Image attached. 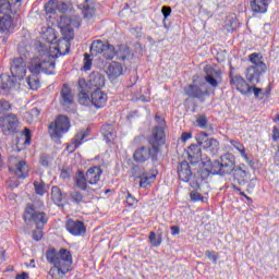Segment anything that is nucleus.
<instances>
[{"mask_svg": "<svg viewBox=\"0 0 279 279\" xmlns=\"http://www.w3.org/2000/svg\"><path fill=\"white\" fill-rule=\"evenodd\" d=\"M150 241V245L153 247H160V244L162 243V235L159 234L158 236L156 235V232L151 231L148 236Z\"/></svg>", "mask_w": 279, "mask_h": 279, "instance_id": "79ce46f5", "label": "nucleus"}, {"mask_svg": "<svg viewBox=\"0 0 279 279\" xmlns=\"http://www.w3.org/2000/svg\"><path fill=\"white\" fill-rule=\"evenodd\" d=\"M19 78L9 74L0 75V90H2L3 95H10L14 88H16V84H19Z\"/></svg>", "mask_w": 279, "mask_h": 279, "instance_id": "a211bd4d", "label": "nucleus"}, {"mask_svg": "<svg viewBox=\"0 0 279 279\" xmlns=\"http://www.w3.org/2000/svg\"><path fill=\"white\" fill-rule=\"evenodd\" d=\"M161 13L163 15V22L171 16V7H162L161 8Z\"/></svg>", "mask_w": 279, "mask_h": 279, "instance_id": "6e6d98bb", "label": "nucleus"}, {"mask_svg": "<svg viewBox=\"0 0 279 279\" xmlns=\"http://www.w3.org/2000/svg\"><path fill=\"white\" fill-rule=\"evenodd\" d=\"M101 173H104V170H101V167L99 166L90 167L87 169L86 173L78 170L75 179V186L83 190H87L88 184L95 186V184L101 180Z\"/></svg>", "mask_w": 279, "mask_h": 279, "instance_id": "423d86ee", "label": "nucleus"}, {"mask_svg": "<svg viewBox=\"0 0 279 279\" xmlns=\"http://www.w3.org/2000/svg\"><path fill=\"white\" fill-rule=\"evenodd\" d=\"M251 93L254 94L255 99H265V93H263V88L256 87V85L252 86Z\"/></svg>", "mask_w": 279, "mask_h": 279, "instance_id": "49530a36", "label": "nucleus"}, {"mask_svg": "<svg viewBox=\"0 0 279 279\" xmlns=\"http://www.w3.org/2000/svg\"><path fill=\"white\" fill-rule=\"evenodd\" d=\"M49 158H50V156L48 154H43L39 158L40 166L49 167Z\"/></svg>", "mask_w": 279, "mask_h": 279, "instance_id": "864d4df0", "label": "nucleus"}, {"mask_svg": "<svg viewBox=\"0 0 279 279\" xmlns=\"http://www.w3.org/2000/svg\"><path fill=\"white\" fill-rule=\"evenodd\" d=\"M137 203H138V201L136 199V197H134V195H132V193L128 192L126 205L129 206V208H134V206H136Z\"/></svg>", "mask_w": 279, "mask_h": 279, "instance_id": "8fccbe9b", "label": "nucleus"}, {"mask_svg": "<svg viewBox=\"0 0 279 279\" xmlns=\"http://www.w3.org/2000/svg\"><path fill=\"white\" fill-rule=\"evenodd\" d=\"M50 197L56 206H58L59 208H64L63 202L66 198V193H63V191L60 190L58 185H53L51 187Z\"/></svg>", "mask_w": 279, "mask_h": 279, "instance_id": "393cba45", "label": "nucleus"}, {"mask_svg": "<svg viewBox=\"0 0 279 279\" xmlns=\"http://www.w3.org/2000/svg\"><path fill=\"white\" fill-rule=\"evenodd\" d=\"M26 82L31 90H38L40 88V80H38L37 75L28 76Z\"/></svg>", "mask_w": 279, "mask_h": 279, "instance_id": "a19ab883", "label": "nucleus"}, {"mask_svg": "<svg viewBox=\"0 0 279 279\" xmlns=\"http://www.w3.org/2000/svg\"><path fill=\"white\" fill-rule=\"evenodd\" d=\"M89 134H90V129L78 132L73 142L74 149H77V147L82 145V142L84 141V138L88 137Z\"/></svg>", "mask_w": 279, "mask_h": 279, "instance_id": "58836bf2", "label": "nucleus"}, {"mask_svg": "<svg viewBox=\"0 0 279 279\" xmlns=\"http://www.w3.org/2000/svg\"><path fill=\"white\" fill-rule=\"evenodd\" d=\"M100 132L104 135L107 143H111L112 141H114L117 136L114 134V126H112L111 124H104L100 129Z\"/></svg>", "mask_w": 279, "mask_h": 279, "instance_id": "2f4dec72", "label": "nucleus"}, {"mask_svg": "<svg viewBox=\"0 0 279 279\" xmlns=\"http://www.w3.org/2000/svg\"><path fill=\"white\" fill-rule=\"evenodd\" d=\"M248 60L253 65L246 69V80L252 86L260 84V76L267 73V64L263 61V54L253 52L248 56Z\"/></svg>", "mask_w": 279, "mask_h": 279, "instance_id": "20e7f679", "label": "nucleus"}, {"mask_svg": "<svg viewBox=\"0 0 279 279\" xmlns=\"http://www.w3.org/2000/svg\"><path fill=\"white\" fill-rule=\"evenodd\" d=\"M233 191H238V193H240L241 197H245V199H247L248 202L252 201V198L250 196H247V194H245V192H242L241 189L236 185H232Z\"/></svg>", "mask_w": 279, "mask_h": 279, "instance_id": "bf43d9fd", "label": "nucleus"}, {"mask_svg": "<svg viewBox=\"0 0 279 279\" xmlns=\"http://www.w3.org/2000/svg\"><path fill=\"white\" fill-rule=\"evenodd\" d=\"M106 44L107 41L104 43L101 39L93 41L89 48L90 56H99V53H104Z\"/></svg>", "mask_w": 279, "mask_h": 279, "instance_id": "c9c22d12", "label": "nucleus"}, {"mask_svg": "<svg viewBox=\"0 0 279 279\" xmlns=\"http://www.w3.org/2000/svg\"><path fill=\"white\" fill-rule=\"evenodd\" d=\"M196 125L202 130H206L208 128V118H206V114L197 116Z\"/></svg>", "mask_w": 279, "mask_h": 279, "instance_id": "a18cd8bd", "label": "nucleus"}, {"mask_svg": "<svg viewBox=\"0 0 279 279\" xmlns=\"http://www.w3.org/2000/svg\"><path fill=\"white\" fill-rule=\"evenodd\" d=\"M90 93H93V90L88 89V85H86V80L80 78L78 80V104L81 106H86L87 108H90L92 106Z\"/></svg>", "mask_w": 279, "mask_h": 279, "instance_id": "dca6fc26", "label": "nucleus"}, {"mask_svg": "<svg viewBox=\"0 0 279 279\" xmlns=\"http://www.w3.org/2000/svg\"><path fill=\"white\" fill-rule=\"evenodd\" d=\"M242 158H244L245 162H247V165L251 167V169H254L255 162H254V160L250 159L247 154L244 157H242Z\"/></svg>", "mask_w": 279, "mask_h": 279, "instance_id": "338daca9", "label": "nucleus"}, {"mask_svg": "<svg viewBox=\"0 0 279 279\" xmlns=\"http://www.w3.org/2000/svg\"><path fill=\"white\" fill-rule=\"evenodd\" d=\"M270 0H252L251 9L255 14H266Z\"/></svg>", "mask_w": 279, "mask_h": 279, "instance_id": "bb28decb", "label": "nucleus"}, {"mask_svg": "<svg viewBox=\"0 0 279 279\" xmlns=\"http://www.w3.org/2000/svg\"><path fill=\"white\" fill-rule=\"evenodd\" d=\"M196 141L202 145L205 151H209L213 156L219 151V141L214 137L208 138V133L204 131L197 134Z\"/></svg>", "mask_w": 279, "mask_h": 279, "instance_id": "f8f14e48", "label": "nucleus"}, {"mask_svg": "<svg viewBox=\"0 0 279 279\" xmlns=\"http://www.w3.org/2000/svg\"><path fill=\"white\" fill-rule=\"evenodd\" d=\"M88 90H101L106 86V76L101 72H92L86 81Z\"/></svg>", "mask_w": 279, "mask_h": 279, "instance_id": "2eb2a0df", "label": "nucleus"}, {"mask_svg": "<svg viewBox=\"0 0 279 279\" xmlns=\"http://www.w3.org/2000/svg\"><path fill=\"white\" fill-rule=\"evenodd\" d=\"M206 256H207V258H209V260H213V263H215V265H216L218 257H217V255H215L214 252L207 251Z\"/></svg>", "mask_w": 279, "mask_h": 279, "instance_id": "680f3d73", "label": "nucleus"}, {"mask_svg": "<svg viewBox=\"0 0 279 279\" xmlns=\"http://www.w3.org/2000/svg\"><path fill=\"white\" fill-rule=\"evenodd\" d=\"M242 158H244L245 162H247V165L251 167V169H254L255 162H254V160L250 159L247 154L244 157H242Z\"/></svg>", "mask_w": 279, "mask_h": 279, "instance_id": "69168bd1", "label": "nucleus"}, {"mask_svg": "<svg viewBox=\"0 0 279 279\" xmlns=\"http://www.w3.org/2000/svg\"><path fill=\"white\" fill-rule=\"evenodd\" d=\"M15 279H29V274L22 272L21 275H17Z\"/></svg>", "mask_w": 279, "mask_h": 279, "instance_id": "774afa93", "label": "nucleus"}, {"mask_svg": "<svg viewBox=\"0 0 279 279\" xmlns=\"http://www.w3.org/2000/svg\"><path fill=\"white\" fill-rule=\"evenodd\" d=\"M230 145H232V147H234V149L238 151H241L245 147L243 144H241V142H236L234 140H230Z\"/></svg>", "mask_w": 279, "mask_h": 279, "instance_id": "13d9d810", "label": "nucleus"}, {"mask_svg": "<svg viewBox=\"0 0 279 279\" xmlns=\"http://www.w3.org/2000/svg\"><path fill=\"white\" fill-rule=\"evenodd\" d=\"M60 29H61V34H62L64 40H66L65 51H66V53H69V51L71 50V48H69V43H70V40H73L75 38V33L73 32V26H64Z\"/></svg>", "mask_w": 279, "mask_h": 279, "instance_id": "473e14b6", "label": "nucleus"}, {"mask_svg": "<svg viewBox=\"0 0 279 279\" xmlns=\"http://www.w3.org/2000/svg\"><path fill=\"white\" fill-rule=\"evenodd\" d=\"M44 8L47 14H56V11L58 10V0H49Z\"/></svg>", "mask_w": 279, "mask_h": 279, "instance_id": "37998d69", "label": "nucleus"}, {"mask_svg": "<svg viewBox=\"0 0 279 279\" xmlns=\"http://www.w3.org/2000/svg\"><path fill=\"white\" fill-rule=\"evenodd\" d=\"M108 102V94H106L101 89H94L92 90V106L94 108H104Z\"/></svg>", "mask_w": 279, "mask_h": 279, "instance_id": "4be33fe9", "label": "nucleus"}, {"mask_svg": "<svg viewBox=\"0 0 279 279\" xmlns=\"http://www.w3.org/2000/svg\"><path fill=\"white\" fill-rule=\"evenodd\" d=\"M12 109V105H10V101L5 99H0V114H3V112H8Z\"/></svg>", "mask_w": 279, "mask_h": 279, "instance_id": "de8ad7c7", "label": "nucleus"}, {"mask_svg": "<svg viewBox=\"0 0 279 279\" xmlns=\"http://www.w3.org/2000/svg\"><path fill=\"white\" fill-rule=\"evenodd\" d=\"M170 230H171L172 236H178V234H180V227L178 226H171Z\"/></svg>", "mask_w": 279, "mask_h": 279, "instance_id": "0e129e2a", "label": "nucleus"}, {"mask_svg": "<svg viewBox=\"0 0 279 279\" xmlns=\"http://www.w3.org/2000/svg\"><path fill=\"white\" fill-rule=\"evenodd\" d=\"M59 104L64 110H69V108L75 104L73 89H71L68 84H63L61 87Z\"/></svg>", "mask_w": 279, "mask_h": 279, "instance_id": "4468645a", "label": "nucleus"}, {"mask_svg": "<svg viewBox=\"0 0 279 279\" xmlns=\"http://www.w3.org/2000/svg\"><path fill=\"white\" fill-rule=\"evenodd\" d=\"M83 14L85 19H93L95 16V8L88 5V0H85Z\"/></svg>", "mask_w": 279, "mask_h": 279, "instance_id": "c03bdc74", "label": "nucleus"}, {"mask_svg": "<svg viewBox=\"0 0 279 279\" xmlns=\"http://www.w3.org/2000/svg\"><path fill=\"white\" fill-rule=\"evenodd\" d=\"M130 47L128 46H119L118 49H116V58L117 60H121L122 62H125V60H130Z\"/></svg>", "mask_w": 279, "mask_h": 279, "instance_id": "72a5a7b5", "label": "nucleus"}, {"mask_svg": "<svg viewBox=\"0 0 279 279\" xmlns=\"http://www.w3.org/2000/svg\"><path fill=\"white\" fill-rule=\"evenodd\" d=\"M56 58L58 53H51L50 51L33 58L28 63V71L32 75H56Z\"/></svg>", "mask_w": 279, "mask_h": 279, "instance_id": "7ed1b4c3", "label": "nucleus"}, {"mask_svg": "<svg viewBox=\"0 0 279 279\" xmlns=\"http://www.w3.org/2000/svg\"><path fill=\"white\" fill-rule=\"evenodd\" d=\"M69 128H71V121H69V117L59 116L54 122L49 124L51 138H62V134L69 132Z\"/></svg>", "mask_w": 279, "mask_h": 279, "instance_id": "6e6552de", "label": "nucleus"}, {"mask_svg": "<svg viewBox=\"0 0 279 279\" xmlns=\"http://www.w3.org/2000/svg\"><path fill=\"white\" fill-rule=\"evenodd\" d=\"M10 71L11 74L17 78V80H24L25 75H27V61H25L24 57H15L13 60L10 62Z\"/></svg>", "mask_w": 279, "mask_h": 279, "instance_id": "9d476101", "label": "nucleus"}, {"mask_svg": "<svg viewBox=\"0 0 279 279\" xmlns=\"http://www.w3.org/2000/svg\"><path fill=\"white\" fill-rule=\"evenodd\" d=\"M193 168H191V165L189 163V161L183 160L179 163L178 166V175L179 179L182 182H191V180L193 179V175L195 172H193Z\"/></svg>", "mask_w": 279, "mask_h": 279, "instance_id": "412c9836", "label": "nucleus"}, {"mask_svg": "<svg viewBox=\"0 0 279 279\" xmlns=\"http://www.w3.org/2000/svg\"><path fill=\"white\" fill-rule=\"evenodd\" d=\"M230 84L231 86H235L241 95H250L252 93V86L241 75L230 76Z\"/></svg>", "mask_w": 279, "mask_h": 279, "instance_id": "6ab92c4d", "label": "nucleus"}, {"mask_svg": "<svg viewBox=\"0 0 279 279\" xmlns=\"http://www.w3.org/2000/svg\"><path fill=\"white\" fill-rule=\"evenodd\" d=\"M190 197L191 202H202V199H204V196H202V194H199L197 191H192L190 193Z\"/></svg>", "mask_w": 279, "mask_h": 279, "instance_id": "603ef678", "label": "nucleus"}, {"mask_svg": "<svg viewBox=\"0 0 279 279\" xmlns=\"http://www.w3.org/2000/svg\"><path fill=\"white\" fill-rule=\"evenodd\" d=\"M68 199L71 202V204H74V206H82V204H86L84 194L77 190L69 192Z\"/></svg>", "mask_w": 279, "mask_h": 279, "instance_id": "c756f323", "label": "nucleus"}, {"mask_svg": "<svg viewBox=\"0 0 279 279\" xmlns=\"http://www.w3.org/2000/svg\"><path fill=\"white\" fill-rule=\"evenodd\" d=\"M213 175H220L226 178L236 169V158L234 155L227 153L220 156V160L211 162Z\"/></svg>", "mask_w": 279, "mask_h": 279, "instance_id": "39448f33", "label": "nucleus"}, {"mask_svg": "<svg viewBox=\"0 0 279 279\" xmlns=\"http://www.w3.org/2000/svg\"><path fill=\"white\" fill-rule=\"evenodd\" d=\"M0 130L5 136L16 134L19 130V116L9 113L0 117Z\"/></svg>", "mask_w": 279, "mask_h": 279, "instance_id": "1a4fd4ad", "label": "nucleus"}, {"mask_svg": "<svg viewBox=\"0 0 279 279\" xmlns=\"http://www.w3.org/2000/svg\"><path fill=\"white\" fill-rule=\"evenodd\" d=\"M187 158L192 166L197 165L202 160V145H190V147L187 148Z\"/></svg>", "mask_w": 279, "mask_h": 279, "instance_id": "5701e85b", "label": "nucleus"}, {"mask_svg": "<svg viewBox=\"0 0 279 279\" xmlns=\"http://www.w3.org/2000/svg\"><path fill=\"white\" fill-rule=\"evenodd\" d=\"M167 136L165 135V128L155 126L151 135L148 137L150 147L142 146L133 153L134 162L143 165L151 158L153 162L158 160V154L160 153V146L165 145Z\"/></svg>", "mask_w": 279, "mask_h": 279, "instance_id": "f257e3e1", "label": "nucleus"}, {"mask_svg": "<svg viewBox=\"0 0 279 279\" xmlns=\"http://www.w3.org/2000/svg\"><path fill=\"white\" fill-rule=\"evenodd\" d=\"M0 14L11 15L16 14V11L12 10V4L9 0H0Z\"/></svg>", "mask_w": 279, "mask_h": 279, "instance_id": "e433bc0d", "label": "nucleus"}, {"mask_svg": "<svg viewBox=\"0 0 279 279\" xmlns=\"http://www.w3.org/2000/svg\"><path fill=\"white\" fill-rule=\"evenodd\" d=\"M80 16L77 15H72V16H66L63 15L60 17L59 21V27H80Z\"/></svg>", "mask_w": 279, "mask_h": 279, "instance_id": "cd10ccee", "label": "nucleus"}, {"mask_svg": "<svg viewBox=\"0 0 279 279\" xmlns=\"http://www.w3.org/2000/svg\"><path fill=\"white\" fill-rule=\"evenodd\" d=\"M23 219L25 223H35L37 230H43L49 221L47 214L45 211L36 210V206L34 204L26 205Z\"/></svg>", "mask_w": 279, "mask_h": 279, "instance_id": "0eeeda50", "label": "nucleus"}, {"mask_svg": "<svg viewBox=\"0 0 279 279\" xmlns=\"http://www.w3.org/2000/svg\"><path fill=\"white\" fill-rule=\"evenodd\" d=\"M14 29V20L12 15L0 16V34H10Z\"/></svg>", "mask_w": 279, "mask_h": 279, "instance_id": "a878e982", "label": "nucleus"}, {"mask_svg": "<svg viewBox=\"0 0 279 279\" xmlns=\"http://www.w3.org/2000/svg\"><path fill=\"white\" fill-rule=\"evenodd\" d=\"M84 71H90V66L93 65V59H90V54H84Z\"/></svg>", "mask_w": 279, "mask_h": 279, "instance_id": "3c124183", "label": "nucleus"}, {"mask_svg": "<svg viewBox=\"0 0 279 279\" xmlns=\"http://www.w3.org/2000/svg\"><path fill=\"white\" fill-rule=\"evenodd\" d=\"M193 134L189 133V132H183L181 135V141L182 143H186V141H189V138H192Z\"/></svg>", "mask_w": 279, "mask_h": 279, "instance_id": "e2e57ef3", "label": "nucleus"}, {"mask_svg": "<svg viewBox=\"0 0 279 279\" xmlns=\"http://www.w3.org/2000/svg\"><path fill=\"white\" fill-rule=\"evenodd\" d=\"M33 239L34 241H40L43 239V229L36 228V230L33 231Z\"/></svg>", "mask_w": 279, "mask_h": 279, "instance_id": "4d7b16f0", "label": "nucleus"}, {"mask_svg": "<svg viewBox=\"0 0 279 279\" xmlns=\"http://www.w3.org/2000/svg\"><path fill=\"white\" fill-rule=\"evenodd\" d=\"M184 93L191 99H198L201 104H204V101H206L205 97L210 96V92H208V88L205 87V84H191L184 88Z\"/></svg>", "mask_w": 279, "mask_h": 279, "instance_id": "9b49d317", "label": "nucleus"}, {"mask_svg": "<svg viewBox=\"0 0 279 279\" xmlns=\"http://www.w3.org/2000/svg\"><path fill=\"white\" fill-rule=\"evenodd\" d=\"M10 173H14L19 180H25L29 175V169L25 160H21L15 163V168H9Z\"/></svg>", "mask_w": 279, "mask_h": 279, "instance_id": "b1692460", "label": "nucleus"}, {"mask_svg": "<svg viewBox=\"0 0 279 279\" xmlns=\"http://www.w3.org/2000/svg\"><path fill=\"white\" fill-rule=\"evenodd\" d=\"M33 184L35 186L36 195H45L46 193L45 183H38V181H35Z\"/></svg>", "mask_w": 279, "mask_h": 279, "instance_id": "09e8293b", "label": "nucleus"}, {"mask_svg": "<svg viewBox=\"0 0 279 279\" xmlns=\"http://www.w3.org/2000/svg\"><path fill=\"white\" fill-rule=\"evenodd\" d=\"M65 228L73 236L86 234V226L81 220L69 219L65 223Z\"/></svg>", "mask_w": 279, "mask_h": 279, "instance_id": "aec40b11", "label": "nucleus"}, {"mask_svg": "<svg viewBox=\"0 0 279 279\" xmlns=\"http://www.w3.org/2000/svg\"><path fill=\"white\" fill-rule=\"evenodd\" d=\"M46 258L50 265H53L49 270V276H51V278H56V274L62 278V276H66V274L71 271L73 256L69 250L61 248L58 252L56 248H49L46 252Z\"/></svg>", "mask_w": 279, "mask_h": 279, "instance_id": "f03ea898", "label": "nucleus"}, {"mask_svg": "<svg viewBox=\"0 0 279 279\" xmlns=\"http://www.w3.org/2000/svg\"><path fill=\"white\" fill-rule=\"evenodd\" d=\"M156 175H158V171L155 172H146L140 178V186L141 189H147L151 184L153 180H156Z\"/></svg>", "mask_w": 279, "mask_h": 279, "instance_id": "f704fd0d", "label": "nucleus"}, {"mask_svg": "<svg viewBox=\"0 0 279 279\" xmlns=\"http://www.w3.org/2000/svg\"><path fill=\"white\" fill-rule=\"evenodd\" d=\"M210 174H213V163L210 166V169L206 167L196 168L193 179L190 181L191 189H193L194 191H199L201 184L204 182V180H208Z\"/></svg>", "mask_w": 279, "mask_h": 279, "instance_id": "ddd939ff", "label": "nucleus"}, {"mask_svg": "<svg viewBox=\"0 0 279 279\" xmlns=\"http://www.w3.org/2000/svg\"><path fill=\"white\" fill-rule=\"evenodd\" d=\"M107 73L109 80H117V77L123 75V66L120 63L113 62L108 66Z\"/></svg>", "mask_w": 279, "mask_h": 279, "instance_id": "7c9ffc66", "label": "nucleus"}, {"mask_svg": "<svg viewBox=\"0 0 279 279\" xmlns=\"http://www.w3.org/2000/svg\"><path fill=\"white\" fill-rule=\"evenodd\" d=\"M102 56L106 60H112L117 56V49L113 45H110L108 41L105 44V48L102 50Z\"/></svg>", "mask_w": 279, "mask_h": 279, "instance_id": "4c0bfd02", "label": "nucleus"}, {"mask_svg": "<svg viewBox=\"0 0 279 279\" xmlns=\"http://www.w3.org/2000/svg\"><path fill=\"white\" fill-rule=\"evenodd\" d=\"M57 10L61 12V14H64L65 12H68L69 5L65 2H60V0H58Z\"/></svg>", "mask_w": 279, "mask_h": 279, "instance_id": "5fc2aeb1", "label": "nucleus"}, {"mask_svg": "<svg viewBox=\"0 0 279 279\" xmlns=\"http://www.w3.org/2000/svg\"><path fill=\"white\" fill-rule=\"evenodd\" d=\"M272 141L275 143H278V141H279V129H278V126H274V129H272Z\"/></svg>", "mask_w": 279, "mask_h": 279, "instance_id": "052dcab7", "label": "nucleus"}, {"mask_svg": "<svg viewBox=\"0 0 279 279\" xmlns=\"http://www.w3.org/2000/svg\"><path fill=\"white\" fill-rule=\"evenodd\" d=\"M147 171H145V167L143 166H138V165H134L131 168V174L133 178H135V180H140L141 178H143V174H145Z\"/></svg>", "mask_w": 279, "mask_h": 279, "instance_id": "ea45409f", "label": "nucleus"}, {"mask_svg": "<svg viewBox=\"0 0 279 279\" xmlns=\"http://www.w3.org/2000/svg\"><path fill=\"white\" fill-rule=\"evenodd\" d=\"M204 73H206L205 82H207V84H210L213 88H217V86H219V84H221L220 70H215V68H213L210 65H206L204 68Z\"/></svg>", "mask_w": 279, "mask_h": 279, "instance_id": "f3484780", "label": "nucleus"}, {"mask_svg": "<svg viewBox=\"0 0 279 279\" xmlns=\"http://www.w3.org/2000/svg\"><path fill=\"white\" fill-rule=\"evenodd\" d=\"M232 173L233 179L240 186H245L247 184V180H245V178H247V171L243 170L241 166H236Z\"/></svg>", "mask_w": 279, "mask_h": 279, "instance_id": "c85d7f7f", "label": "nucleus"}]
</instances>
